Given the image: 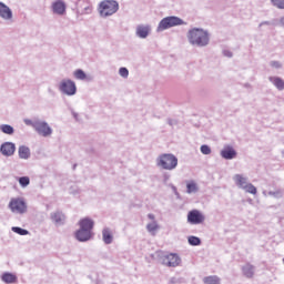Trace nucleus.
<instances>
[{"label": "nucleus", "mask_w": 284, "mask_h": 284, "mask_svg": "<svg viewBox=\"0 0 284 284\" xmlns=\"http://www.w3.org/2000/svg\"><path fill=\"white\" fill-rule=\"evenodd\" d=\"M187 40L191 45H196V48H206L210 45V33L201 28H193L189 30Z\"/></svg>", "instance_id": "1"}, {"label": "nucleus", "mask_w": 284, "mask_h": 284, "mask_svg": "<svg viewBox=\"0 0 284 284\" xmlns=\"http://www.w3.org/2000/svg\"><path fill=\"white\" fill-rule=\"evenodd\" d=\"M156 168L172 172L179 168V158L172 153H162L155 159Z\"/></svg>", "instance_id": "2"}, {"label": "nucleus", "mask_w": 284, "mask_h": 284, "mask_svg": "<svg viewBox=\"0 0 284 284\" xmlns=\"http://www.w3.org/2000/svg\"><path fill=\"white\" fill-rule=\"evenodd\" d=\"M98 11L103 19L112 17L119 12V2L116 0H103L100 2Z\"/></svg>", "instance_id": "3"}, {"label": "nucleus", "mask_w": 284, "mask_h": 284, "mask_svg": "<svg viewBox=\"0 0 284 284\" xmlns=\"http://www.w3.org/2000/svg\"><path fill=\"white\" fill-rule=\"evenodd\" d=\"M176 26H187V22H184L183 19L176 16H169L163 18L156 28V32H163L170 30V28H176Z\"/></svg>", "instance_id": "4"}, {"label": "nucleus", "mask_w": 284, "mask_h": 284, "mask_svg": "<svg viewBox=\"0 0 284 284\" xmlns=\"http://www.w3.org/2000/svg\"><path fill=\"white\" fill-rule=\"evenodd\" d=\"M9 210L13 214H26L28 212V204L23 197H12L9 202Z\"/></svg>", "instance_id": "5"}, {"label": "nucleus", "mask_w": 284, "mask_h": 284, "mask_svg": "<svg viewBox=\"0 0 284 284\" xmlns=\"http://www.w3.org/2000/svg\"><path fill=\"white\" fill-rule=\"evenodd\" d=\"M59 91L67 97H74L77 94V83L71 79H64L59 84Z\"/></svg>", "instance_id": "6"}, {"label": "nucleus", "mask_w": 284, "mask_h": 284, "mask_svg": "<svg viewBox=\"0 0 284 284\" xmlns=\"http://www.w3.org/2000/svg\"><path fill=\"white\" fill-rule=\"evenodd\" d=\"M158 256L162 258V265H166V267H179L181 265V257L178 254L159 253Z\"/></svg>", "instance_id": "7"}, {"label": "nucleus", "mask_w": 284, "mask_h": 284, "mask_svg": "<svg viewBox=\"0 0 284 284\" xmlns=\"http://www.w3.org/2000/svg\"><path fill=\"white\" fill-rule=\"evenodd\" d=\"M94 12V7L88 0H78L77 1V17H81L83 14H92Z\"/></svg>", "instance_id": "8"}, {"label": "nucleus", "mask_w": 284, "mask_h": 284, "mask_svg": "<svg viewBox=\"0 0 284 284\" xmlns=\"http://www.w3.org/2000/svg\"><path fill=\"white\" fill-rule=\"evenodd\" d=\"M34 131L40 136H44V138L52 136V126L43 120L38 119V122L36 123V126H34Z\"/></svg>", "instance_id": "9"}, {"label": "nucleus", "mask_w": 284, "mask_h": 284, "mask_svg": "<svg viewBox=\"0 0 284 284\" xmlns=\"http://www.w3.org/2000/svg\"><path fill=\"white\" fill-rule=\"evenodd\" d=\"M205 221V215L199 210H192L187 213V223L191 225H201Z\"/></svg>", "instance_id": "10"}, {"label": "nucleus", "mask_w": 284, "mask_h": 284, "mask_svg": "<svg viewBox=\"0 0 284 284\" xmlns=\"http://www.w3.org/2000/svg\"><path fill=\"white\" fill-rule=\"evenodd\" d=\"M14 152H17V144L13 142H3L0 145V153L2 156H14Z\"/></svg>", "instance_id": "11"}, {"label": "nucleus", "mask_w": 284, "mask_h": 284, "mask_svg": "<svg viewBox=\"0 0 284 284\" xmlns=\"http://www.w3.org/2000/svg\"><path fill=\"white\" fill-rule=\"evenodd\" d=\"M220 155L222 156V159H225V161H232V159H236L237 152L235 151L234 146L225 145L221 150Z\"/></svg>", "instance_id": "12"}, {"label": "nucleus", "mask_w": 284, "mask_h": 284, "mask_svg": "<svg viewBox=\"0 0 284 284\" xmlns=\"http://www.w3.org/2000/svg\"><path fill=\"white\" fill-rule=\"evenodd\" d=\"M51 10L53 14H58L59 17H63L65 14L67 6L63 0H55L51 4Z\"/></svg>", "instance_id": "13"}, {"label": "nucleus", "mask_w": 284, "mask_h": 284, "mask_svg": "<svg viewBox=\"0 0 284 284\" xmlns=\"http://www.w3.org/2000/svg\"><path fill=\"white\" fill-rule=\"evenodd\" d=\"M150 32H152V27H150V24H139L135 30V34L139 39H148V37H150Z\"/></svg>", "instance_id": "14"}, {"label": "nucleus", "mask_w": 284, "mask_h": 284, "mask_svg": "<svg viewBox=\"0 0 284 284\" xmlns=\"http://www.w3.org/2000/svg\"><path fill=\"white\" fill-rule=\"evenodd\" d=\"M75 239L79 243H88V241H92V232L79 229L75 232Z\"/></svg>", "instance_id": "15"}, {"label": "nucleus", "mask_w": 284, "mask_h": 284, "mask_svg": "<svg viewBox=\"0 0 284 284\" xmlns=\"http://www.w3.org/2000/svg\"><path fill=\"white\" fill-rule=\"evenodd\" d=\"M0 17L4 21H11L12 19V9L3 2H0Z\"/></svg>", "instance_id": "16"}, {"label": "nucleus", "mask_w": 284, "mask_h": 284, "mask_svg": "<svg viewBox=\"0 0 284 284\" xmlns=\"http://www.w3.org/2000/svg\"><path fill=\"white\" fill-rule=\"evenodd\" d=\"M256 272V266L251 263H246L242 266V274L245 278H254V274Z\"/></svg>", "instance_id": "17"}, {"label": "nucleus", "mask_w": 284, "mask_h": 284, "mask_svg": "<svg viewBox=\"0 0 284 284\" xmlns=\"http://www.w3.org/2000/svg\"><path fill=\"white\" fill-rule=\"evenodd\" d=\"M79 226H80V230L92 232V230H94V222L90 217H84L79 221Z\"/></svg>", "instance_id": "18"}, {"label": "nucleus", "mask_w": 284, "mask_h": 284, "mask_svg": "<svg viewBox=\"0 0 284 284\" xmlns=\"http://www.w3.org/2000/svg\"><path fill=\"white\" fill-rule=\"evenodd\" d=\"M233 181H234L235 185H237V187H240V190H244V187H247V185L250 184V182H247V178H245L241 174H235L233 176Z\"/></svg>", "instance_id": "19"}, {"label": "nucleus", "mask_w": 284, "mask_h": 284, "mask_svg": "<svg viewBox=\"0 0 284 284\" xmlns=\"http://www.w3.org/2000/svg\"><path fill=\"white\" fill-rule=\"evenodd\" d=\"M51 221L57 225H63L65 221V215H63L61 211H57L54 213H51Z\"/></svg>", "instance_id": "20"}, {"label": "nucleus", "mask_w": 284, "mask_h": 284, "mask_svg": "<svg viewBox=\"0 0 284 284\" xmlns=\"http://www.w3.org/2000/svg\"><path fill=\"white\" fill-rule=\"evenodd\" d=\"M102 241L105 245H112V242L114 241V236H112V232L110 229L105 227L102 231Z\"/></svg>", "instance_id": "21"}, {"label": "nucleus", "mask_w": 284, "mask_h": 284, "mask_svg": "<svg viewBox=\"0 0 284 284\" xmlns=\"http://www.w3.org/2000/svg\"><path fill=\"white\" fill-rule=\"evenodd\" d=\"M1 281L7 284L17 283L18 277L14 273L6 272L1 275Z\"/></svg>", "instance_id": "22"}, {"label": "nucleus", "mask_w": 284, "mask_h": 284, "mask_svg": "<svg viewBox=\"0 0 284 284\" xmlns=\"http://www.w3.org/2000/svg\"><path fill=\"white\" fill-rule=\"evenodd\" d=\"M19 159H24V161H28L30 159V148L27 145H20L18 149Z\"/></svg>", "instance_id": "23"}, {"label": "nucleus", "mask_w": 284, "mask_h": 284, "mask_svg": "<svg viewBox=\"0 0 284 284\" xmlns=\"http://www.w3.org/2000/svg\"><path fill=\"white\" fill-rule=\"evenodd\" d=\"M268 81H271L277 90H280V91L284 90V80L282 78H280V77H270Z\"/></svg>", "instance_id": "24"}, {"label": "nucleus", "mask_w": 284, "mask_h": 284, "mask_svg": "<svg viewBox=\"0 0 284 284\" xmlns=\"http://www.w3.org/2000/svg\"><path fill=\"white\" fill-rule=\"evenodd\" d=\"M199 192V184L193 180L186 183V194H196Z\"/></svg>", "instance_id": "25"}, {"label": "nucleus", "mask_w": 284, "mask_h": 284, "mask_svg": "<svg viewBox=\"0 0 284 284\" xmlns=\"http://www.w3.org/2000/svg\"><path fill=\"white\" fill-rule=\"evenodd\" d=\"M204 284H221V277L217 275H210L203 278Z\"/></svg>", "instance_id": "26"}, {"label": "nucleus", "mask_w": 284, "mask_h": 284, "mask_svg": "<svg viewBox=\"0 0 284 284\" xmlns=\"http://www.w3.org/2000/svg\"><path fill=\"white\" fill-rule=\"evenodd\" d=\"M73 77L74 79H78V81H85L88 79V74H85V71H83L82 69H77L73 72Z\"/></svg>", "instance_id": "27"}, {"label": "nucleus", "mask_w": 284, "mask_h": 284, "mask_svg": "<svg viewBox=\"0 0 284 284\" xmlns=\"http://www.w3.org/2000/svg\"><path fill=\"white\" fill-rule=\"evenodd\" d=\"M0 130L3 132V134H14V128L10 124H1Z\"/></svg>", "instance_id": "28"}, {"label": "nucleus", "mask_w": 284, "mask_h": 284, "mask_svg": "<svg viewBox=\"0 0 284 284\" xmlns=\"http://www.w3.org/2000/svg\"><path fill=\"white\" fill-rule=\"evenodd\" d=\"M11 230L14 234H19L20 236H28V234H30L29 230L21 229L19 226H12Z\"/></svg>", "instance_id": "29"}, {"label": "nucleus", "mask_w": 284, "mask_h": 284, "mask_svg": "<svg viewBox=\"0 0 284 284\" xmlns=\"http://www.w3.org/2000/svg\"><path fill=\"white\" fill-rule=\"evenodd\" d=\"M189 245H192L193 247H196L201 245V240L199 236L191 235L187 237Z\"/></svg>", "instance_id": "30"}, {"label": "nucleus", "mask_w": 284, "mask_h": 284, "mask_svg": "<svg viewBox=\"0 0 284 284\" xmlns=\"http://www.w3.org/2000/svg\"><path fill=\"white\" fill-rule=\"evenodd\" d=\"M18 183L22 187H28V185H30V178H28V176L18 178Z\"/></svg>", "instance_id": "31"}, {"label": "nucleus", "mask_w": 284, "mask_h": 284, "mask_svg": "<svg viewBox=\"0 0 284 284\" xmlns=\"http://www.w3.org/2000/svg\"><path fill=\"white\" fill-rule=\"evenodd\" d=\"M271 3L277 10H284V0H271Z\"/></svg>", "instance_id": "32"}, {"label": "nucleus", "mask_w": 284, "mask_h": 284, "mask_svg": "<svg viewBox=\"0 0 284 284\" xmlns=\"http://www.w3.org/2000/svg\"><path fill=\"white\" fill-rule=\"evenodd\" d=\"M268 196H273L274 199H283V190L278 189L276 191H270Z\"/></svg>", "instance_id": "33"}, {"label": "nucleus", "mask_w": 284, "mask_h": 284, "mask_svg": "<svg viewBox=\"0 0 284 284\" xmlns=\"http://www.w3.org/2000/svg\"><path fill=\"white\" fill-rule=\"evenodd\" d=\"M119 74L120 77H122V79H128V77H130V71L128 70V68L121 67L119 69Z\"/></svg>", "instance_id": "34"}, {"label": "nucleus", "mask_w": 284, "mask_h": 284, "mask_svg": "<svg viewBox=\"0 0 284 284\" xmlns=\"http://www.w3.org/2000/svg\"><path fill=\"white\" fill-rule=\"evenodd\" d=\"M245 192H247L248 194H256V186H254V184L248 183L244 189Z\"/></svg>", "instance_id": "35"}, {"label": "nucleus", "mask_w": 284, "mask_h": 284, "mask_svg": "<svg viewBox=\"0 0 284 284\" xmlns=\"http://www.w3.org/2000/svg\"><path fill=\"white\" fill-rule=\"evenodd\" d=\"M146 230L148 232H156L159 230V224L156 223V221H153L152 223H149L146 225Z\"/></svg>", "instance_id": "36"}, {"label": "nucleus", "mask_w": 284, "mask_h": 284, "mask_svg": "<svg viewBox=\"0 0 284 284\" xmlns=\"http://www.w3.org/2000/svg\"><path fill=\"white\" fill-rule=\"evenodd\" d=\"M200 152H201L202 154H205V155L212 154V149L210 148V145L203 144V145H201V148H200Z\"/></svg>", "instance_id": "37"}, {"label": "nucleus", "mask_w": 284, "mask_h": 284, "mask_svg": "<svg viewBox=\"0 0 284 284\" xmlns=\"http://www.w3.org/2000/svg\"><path fill=\"white\" fill-rule=\"evenodd\" d=\"M39 121V119H33V120H30V119H24V123L27 124V125H30L31 128H33V130H34V128L37 126V122Z\"/></svg>", "instance_id": "38"}, {"label": "nucleus", "mask_w": 284, "mask_h": 284, "mask_svg": "<svg viewBox=\"0 0 284 284\" xmlns=\"http://www.w3.org/2000/svg\"><path fill=\"white\" fill-rule=\"evenodd\" d=\"M170 179H172V175L168 172H164L162 174V183H164V185H168V183L170 182Z\"/></svg>", "instance_id": "39"}, {"label": "nucleus", "mask_w": 284, "mask_h": 284, "mask_svg": "<svg viewBox=\"0 0 284 284\" xmlns=\"http://www.w3.org/2000/svg\"><path fill=\"white\" fill-rule=\"evenodd\" d=\"M270 65L271 68H275V70H281V68H283V64L278 61H271Z\"/></svg>", "instance_id": "40"}, {"label": "nucleus", "mask_w": 284, "mask_h": 284, "mask_svg": "<svg viewBox=\"0 0 284 284\" xmlns=\"http://www.w3.org/2000/svg\"><path fill=\"white\" fill-rule=\"evenodd\" d=\"M169 187H171L172 192L175 194V196H181V194L179 193V190L176 189V186L174 184H169Z\"/></svg>", "instance_id": "41"}, {"label": "nucleus", "mask_w": 284, "mask_h": 284, "mask_svg": "<svg viewBox=\"0 0 284 284\" xmlns=\"http://www.w3.org/2000/svg\"><path fill=\"white\" fill-rule=\"evenodd\" d=\"M168 123L169 125H171V128H174V125H179V121L172 119H168Z\"/></svg>", "instance_id": "42"}, {"label": "nucleus", "mask_w": 284, "mask_h": 284, "mask_svg": "<svg viewBox=\"0 0 284 284\" xmlns=\"http://www.w3.org/2000/svg\"><path fill=\"white\" fill-rule=\"evenodd\" d=\"M263 26H273V23L271 21H262L258 28H263Z\"/></svg>", "instance_id": "43"}, {"label": "nucleus", "mask_w": 284, "mask_h": 284, "mask_svg": "<svg viewBox=\"0 0 284 284\" xmlns=\"http://www.w3.org/2000/svg\"><path fill=\"white\" fill-rule=\"evenodd\" d=\"M71 114H72L73 119H75V121H79V113H77L74 111V109H71Z\"/></svg>", "instance_id": "44"}, {"label": "nucleus", "mask_w": 284, "mask_h": 284, "mask_svg": "<svg viewBox=\"0 0 284 284\" xmlns=\"http://www.w3.org/2000/svg\"><path fill=\"white\" fill-rule=\"evenodd\" d=\"M223 53H224V57H227L229 59H232L233 57V53L231 51L225 50Z\"/></svg>", "instance_id": "45"}, {"label": "nucleus", "mask_w": 284, "mask_h": 284, "mask_svg": "<svg viewBox=\"0 0 284 284\" xmlns=\"http://www.w3.org/2000/svg\"><path fill=\"white\" fill-rule=\"evenodd\" d=\"M170 283H172V284H176V283H179V278H176V277H172V278L170 280Z\"/></svg>", "instance_id": "46"}, {"label": "nucleus", "mask_w": 284, "mask_h": 284, "mask_svg": "<svg viewBox=\"0 0 284 284\" xmlns=\"http://www.w3.org/2000/svg\"><path fill=\"white\" fill-rule=\"evenodd\" d=\"M278 23H280L281 28H284V17L280 18V22Z\"/></svg>", "instance_id": "47"}, {"label": "nucleus", "mask_w": 284, "mask_h": 284, "mask_svg": "<svg viewBox=\"0 0 284 284\" xmlns=\"http://www.w3.org/2000/svg\"><path fill=\"white\" fill-rule=\"evenodd\" d=\"M148 219H150V221H154L155 216H154V214L149 213V214H148Z\"/></svg>", "instance_id": "48"}, {"label": "nucleus", "mask_w": 284, "mask_h": 284, "mask_svg": "<svg viewBox=\"0 0 284 284\" xmlns=\"http://www.w3.org/2000/svg\"><path fill=\"white\" fill-rule=\"evenodd\" d=\"M73 170H77V164L73 165Z\"/></svg>", "instance_id": "49"}]
</instances>
